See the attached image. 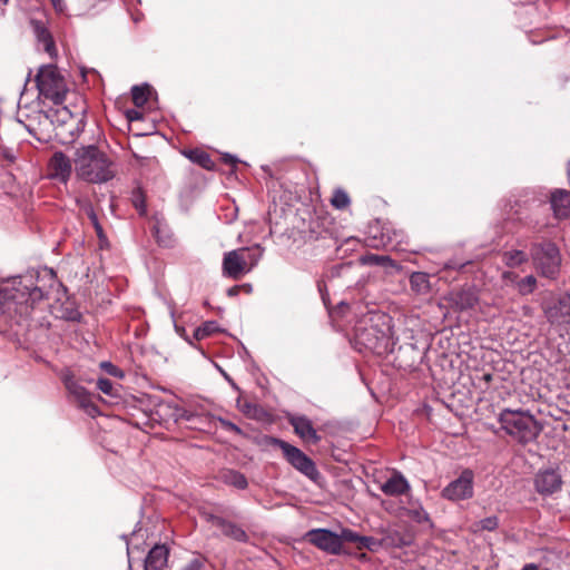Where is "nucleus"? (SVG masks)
Here are the masks:
<instances>
[{
  "label": "nucleus",
  "instance_id": "nucleus-1",
  "mask_svg": "<svg viewBox=\"0 0 570 570\" xmlns=\"http://www.w3.org/2000/svg\"><path fill=\"white\" fill-rule=\"evenodd\" d=\"M38 272L0 279V332L18 336L29 326L36 304L45 298V292L36 283Z\"/></svg>",
  "mask_w": 570,
  "mask_h": 570
},
{
  "label": "nucleus",
  "instance_id": "nucleus-2",
  "mask_svg": "<svg viewBox=\"0 0 570 570\" xmlns=\"http://www.w3.org/2000/svg\"><path fill=\"white\" fill-rule=\"evenodd\" d=\"M397 343L393 318L381 311H368L355 325L354 346L358 352L376 355L393 353Z\"/></svg>",
  "mask_w": 570,
  "mask_h": 570
},
{
  "label": "nucleus",
  "instance_id": "nucleus-3",
  "mask_svg": "<svg viewBox=\"0 0 570 570\" xmlns=\"http://www.w3.org/2000/svg\"><path fill=\"white\" fill-rule=\"evenodd\" d=\"M498 421L508 435L523 445L535 441L542 431V425L528 410L503 409Z\"/></svg>",
  "mask_w": 570,
  "mask_h": 570
},
{
  "label": "nucleus",
  "instance_id": "nucleus-4",
  "mask_svg": "<svg viewBox=\"0 0 570 570\" xmlns=\"http://www.w3.org/2000/svg\"><path fill=\"white\" fill-rule=\"evenodd\" d=\"M75 168L80 177L114 178L116 176L112 160L94 145L76 150Z\"/></svg>",
  "mask_w": 570,
  "mask_h": 570
},
{
  "label": "nucleus",
  "instance_id": "nucleus-5",
  "mask_svg": "<svg viewBox=\"0 0 570 570\" xmlns=\"http://www.w3.org/2000/svg\"><path fill=\"white\" fill-rule=\"evenodd\" d=\"M39 95L55 105L63 102L68 92L65 77L53 65L42 66L36 77Z\"/></svg>",
  "mask_w": 570,
  "mask_h": 570
},
{
  "label": "nucleus",
  "instance_id": "nucleus-6",
  "mask_svg": "<svg viewBox=\"0 0 570 570\" xmlns=\"http://www.w3.org/2000/svg\"><path fill=\"white\" fill-rule=\"evenodd\" d=\"M530 256L542 276L550 279L557 278L561 257L556 244L551 242L533 244L530 248Z\"/></svg>",
  "mask_w": 570,
  "mask_h": 570
},
{
  "label": "nucleus",
  "instance_id": "nucleus-7",
  "mask_svg": "<svg viewBox=\"0 0 570 570\" xmlns=\"http://www.w3.org/2000/svg\"><path fill=\"white\" fill-rule=\"evenodd\" d=\"M540 306L551 326H560L570 323L569 293L554 295L552 292H549V297L544 298Z\"/></svg>",
  "mask_w": 570,
  "mask_h": 570
},
{
  "label": "nucleus",
  "instance_id": "nucleus-8",
  "mask_svg": "<svg viewBox=\"0 0 570 570\" xmlns=\"http://www.w3.org/2000/svg\"><path fill=\"white\" fill-rule=\"evenodd\" d=\"M268 444L278 446L288 463L307 478L314 479L318 474L313 460L298 448L277 438H269Z\"/></svg>",
  "mask_w": 570,
  "mask_h": 570
},
{
  "label": "nucleus",
  "instance_id": "nucleus-9",
  "mask_svg": "<svg viewBox=\"0 0 570 570\" xmlns=\"http://www.w3.org/2000/svg\"><path fill=\"white\" fill-rule=\"evenodd\" d=\"M473 495L474 472L471 469H464L456 479L452 480L441 491V497L452 502L469 500Z\"/></svg>",
  "mask_w": 570,
  "mask_h": 570
},
{
  "label": "nucleus",
  "instance_id": "nucleus-10",
  "mask_svg": "<svg viewBox=\"0 0 570 570\" xmlns=\"http://www.w3.org/2000/svg\"><path fill=\"white\" fill-rule=\"evenodd\" d=\"M562 484V475L558 468L541 469L534 476V489L543 497H549L560 491Z\"/></svg>",
  "mask_w": 570,
  "mask_h": 570
},
{
  "label": "nucleus",
  "instance_id": "nucleus-11",
  "mask_svg": "<svg viewBox=\"0 0 570 570\" xmlns=\"http://www.w3.org/2000/svg\"><path fill=\"white\" fill-rule=\"evenodd\" d=\"M445 299L455 312L470 311L479 303V291L473 285H465L459 289L451 291Z\"/></svg>",
  "mask_w": 570,
  "mask_h": 570
},
{
  "label": "nucleus",
  "instance_id": "nucleus-12",
  "mask_svg": "<svg viewBox=\"0 0 570 570\" xmlns=\"http://www.w3.org/2000/svg\"><path fill=\"white\" fill-rule=\"evenodd\" d=\"M307 538L312 544L325 552L338 554L342 550L341 537L328 529L311 530Z\"/></svg>",
  "mask_w": 570,
  "mask_h": 570
},
{
  "label": "nucleus",
  "instance_id": "nucleus-13",
  "mask_svg": "<svg viewBox=\"0 0 570 570\" xmlns=\"http://www.w3.org/2000/svg\"><path fill=\"white\" fill-rule=\"evenodd\" d=\"M392 223L382 219H374L366 228V245L372 248H384L390 239Z\"/></svg>",
  "mask_w": 570,
  "mask_h": 570
},
{
  "label": "nucleus",
  "instance_id": "nucleus-14",
  "mask_svg": "<svg viewBox=\"0 0 570 570\" xmlns=\"http://www.w3.org/2000/svg\"><path fill=\"white\" fill-rule=\"evenodd\" d=\"M247 272H249V268H247V259L244 256V250L235 249L225 253L223 258L224 275L233 279H238Z\"/></svg>",
  "mask_w": 570,
  "mask_h": 570
},
{
  "label": "nucleus",
  "instance_id": "nucleus-15",
  "mask_svg": "<svg viewBox=\"0 0 570 570\" xmlns=\"http://www.w3.org/2000/svg\"><path fill=\"white\" fill-rule=\"evenodd\" d=\"M63 384L68 392L75 397L79 405L85 409L90 415H94L98 410L91 402V394L80 385L72 375L66 374L63 376Z\"/></svg>",
  "mask_w": 570,
  "mask_h": 570
},
{
  "label": "nucleus",
  "instance_id": "nucleus-16",
  "mask_svg": "<svg viewBox=\"0 0 570 570\" xmlns=\"http://www.w3.org/2000/svg\"><path fill=\"white\" fill-rule=\"evenodd\" d=\"M289 424L293 426L294 432L305 442L317 444L321 436L314 429L312 421L305 415H291L288 417Z\"/></svg>",
  "mask_w": 570,
  "mask_h": 570
},
{
  "label": "nucleus",
  "instance_id": "nucleus-17",
  "mask_svg": "<svg viewBox=\"0 0 570 570\" xmlns=\"http://www.w3.org/2000/svg\"><path fill=\"white\" fill-rule=\"evenodd\" d=\"M208 521H210L214 527L218 528L225 537L242 543L248 541L246 531L235 522L214 514L208 517Z\"/></svg>",
  "mask_w": 570,
  "mask_h": 570
},
{
  "label": "nucleus",
  "instance_id": "nucleus-18",
  "mask_svg": "<svg viewBox=\"0 0 570 570\" xmlns=\"http://www.w3.org/2000/svg\"><path fill=\"white\" fill-rule=\"evenodd\" d=\"M380 489L384 494L390 497L407 495L409 498L411 485L400 471H394L392 475L381 484Z\"/></svg>",
  "mask_w": 570,
  "mask_h": 570
},
{
  "label": "nucleus",
  "instance_id": "nucleus-19",
  "mask_svg": "<svg viewBox=\"0 0 570 570\" xmlns=\"http://www.w3.org/2000/svg\"><path fill=\"white\" fill-rule=\"evenodd\" d=\"M400 510L403 515L409 517L412 521L419 524H428L430 528L433 527V522L430 518V514L423 508L420 500L414 499L412 495L407 498L406 505H401Z\"/></svg>",
  "mask_w": 570,
  "mask_h": 570
},
{
  "label": "nucleus",
  "instance_id": "nucleus-20",
  "mask_svg": "<svg viewBox=\"0 0 570 570\" xmlns=\"http://www.w3.org/2000/svg\"><path fill=\"white\" fill-rule=\"evenodd\" d=\"M151 232H153V234L156 238V242L159 246L168 247V248L174 246V244H175L174 234L163 216L156 214L153 217Z\"/></svg>",
  "mask_w": 570,
  "mask_h": 570
},
{
  "label": "nucleus",
  "instance_id": "nucleus-21",
  "mask_svg": "<svg viewBox=\"0 0 570 570\" xmlns=\"http://www.w3.org/2000/svg\"><path fill=\"white\" fill-rule=\"evenodd\" d=\"M169 407L173 409L171 416L174 417L175 422L186 421V422L193 424L194 428H196V429H202L199 426L200 423H203V422L210 423L212 419H215L214 415L198 414L196 412L184 409V407L179 406L178 404L169 405Z\"/></svg>",
  "mask_w": 570,
  "mask_h": 570
},
{
  "label": "nucleus",
  "instance_id": "nucleus-22",
  "mask_svg": "<svg viewBox=\"0 0 570 570\" xmlns=\"http://www.w3.org/2000/svg\"><path fill=\"white\" fill-rule=\"evenodd\" d=\"M168 553V549L165 544H155L145 559V570H165L167 567Z\"/></svg>",
  "mask_w": 570,
  "mask_h": 570
},
{
  "label": "nucleus",
  "instance_id": "nucleus-23",
  "mask_svg": "<svg viewBox=\"0 0 570 570\" xmlns=\"http://www.w3.org/2000/svg\"><path fill=\"white\" fill-rule=\"evenodd\" d=\"M550 204L557 218L562 219L570 216V191L554 190L551 194Z\"/></svg>",
  "mask_w": 570,
  "mask_h": 570
},
{
  "label": "nucleus",
  "instance_id": "nucleus-24",
  "mask_svg": "<svg viewBox=\"0 0 570 570\" xmlns=\"http://www.w3.org/2000/svg\"><path fill=\"white\" fill-rule=\"evenodd\" d=\"M50 175L48 178H68L71 174V163L69 158L58 151L55 153L49 163Z\"/></svg>",
  "mask_w": 570,
  "mask_h": 570
},
{
  "label": "nucleus",
  "instance_id": "nucleus-25",
  "mask_svg": "<svg viewBox=\"0 0 570 570\" xmlns=\"http://www.w3.org/2000/svg\"><path fill=\"white\" fill-rule=\"evenodd\" d=\"M390 239L386 243L387 249L399 250V252H407L411 250L409 247V236L402 228H396V226L392 223V230H390Z\"/></svg>",
  "mask_w": 570,
  "mask_h": 570
},
{
  "label": "nucleus",
  "instance_id": "nucleus-26",
  "mask_svg": "<svg viewBox=\"0 0 570 570\" xmlns=\"http://www.w3.org/2000/svg\"><path fill=\"white\" fill-rule=\"evenodd\" d=\"M411 289L417 295H426L431 289L430 276L424 272H413L410 276Z\"/></svg>",
  "mask_w": 570,
  "mask_h": 570
},
{
  "label": "nucleus",
  "instance_id": "nucleus-27",
  "mask_svg": "<svg viewBox=\"0 0 570 570\" xmlns=\"http://www.w3.org/2000/svg\"><path fill=\"white\" fill-rule=\"evenodd\" d=\"M529 254L522 249H508L501 255L503 264L510 268L519 267L529 261Z\"/></svg>",
  "mask_w": 570,
  "mask_h": 570
},
{
  "label": "nucleus",
  "instance_id": "nucleus-28",
  "mask_svg": "<svg viewBox=\"0 0 570 570\" xmlns=\"http://www.w3.org/2000/svg\"><path fill=\"white\" fill-rule=\"evenodd\" d=\"M35 32L42 50L52 57L56 53V47L50 32L40 23H35Z\"/></svg>",
  "mask_w": 570,
  "mask_h": 570
},
{
  "label": "nucleus",
  "instance_id": "nucleus-29",
  "mask_svg": "<svg viewBox=\"0 0 570 570\" xmlns=\"http://www.w3.org/2000/svg\"><path fill=\"white\" fill-rule=\"evenodd\" d=\"M223 479L226 484L232 485L238 490H244L248 485L246 476L243 473L235 470L227 471L224 474Z\"/></svg>",
  "mask_w": 570,
  "mask_h": 570
},
{
  "label": "nucleus",
  "instance_id": "nucleus-30",
  "mask_svg": "<svg viewBox=\"0 0 570 570\" xmlns=\"http://www.w3.org/2000/svg\"><path fill=\"white\" fill-rule=\"evenodd\" d=\"M330 203L334 208L342 210L350 206L351 198L345 189L337 187L333 190Z\"/></svg>",
  "mask_w": 570,
  "mask_h": 570
},
{
  "label": "nucleus",
  "instance_id": "nucleus-31",
  "mask_svg": "<svg viewBox=\"0 0 570 570\" xmlns=\"http://www.w3.org/2000/svg\"><path fill=\"white\" fill-rule=\"evenodd\" d=\"M239 250H244V256L247 259V268H249V271L258 264L264 254V248L259 244L249 248H240Z\"/></svg>",
  "mask_w": 570,
  "mask_h": 570
},
{
  "label": "nucleus",
  "instance_id": "nucleus-32",
  "mask_svg": "<svg viewBox=\"0 0 570 570\" xmlns=\"http://www.w3.org/2000/svg\"><path fill=\"white\" fill-rule=\"evenodd\" d=\"M131 204L135 209L138 212L140 216H146L147 214V205H146V196L141 189V187H136L131 191Z\"/></svg>",
  "mask_w": 570,
  "mask_h": 570
},
{
  "label": "nucleus",
  "instance_id": "nucleus-33",
  "mask_svg": "<svg viewBox=\"0 0 570 570\" xmlns=\"http://www.w3.org/2000/svg\"><path fill=\"white\" fill-rule=\"evenodd\" d=\"M149 94L150 87L148 85L134 86L131 88V97L135 106L142 107L147 102Z\"/></svg>",
  "mask_w": 570,
  "mask_h": 570
},
{
  "label": "nucleus",
  "instance_id": "nucleus-34",
  "mask_svg": "<svg viewBox=\"0 0 570 570\" xmlns=\"http://www.w3.org/2000/svg\"><path fill=\"white\" fill-rule=\"evenodd\" d=\"M537 283V278L533 275H528L519 279L515 288L521 296H527L534 292Z\"/></svg>",
  "mask_w": 570,
  "mask_h": 570
},
{
  "label": "nucleus",
  "instance_id": "nucleus-35",
  "mask_svg": "<svg viewBox=\"0 0 570 570\" xmlns=\"http://www.w3.org/2000/svg\"><path fill=\"white\" fill-rule=\"evenodd\" d=\"M186 156L195 164L209 169L213 166V160L209 155L203 150L194 149L186 153Z\"/></svg>",
  "mask_w": 570,
  "mask_h": 570
},
{
  "label": "nucleus",
  "instance_id": "nucleus-36",
  "mask_svg": "<svg viewBox=\"0 0 570 570\" xmlns=\"http://www.w3.org/2000/svg\"><path fill=\"white\" fill-rule=\"evenodd\" d=\"M122 539L126 541L127 552L130 556L131 547L138 548L140 541H144L145 534L140 527H136L129 535L124 534Z\"/></svg>",
  "mask_w": 570,
  "mask_h": 570
},
{
  "label": "nucleus",
  "instance_id": "nucleus-37",
  "mask_svg": "<svg viewBox=\"0 0 570 570\" xmlns=\"http://www.w3.org/2000/svg\"><path fill=\"white\" fill-rule=\"evenodd\" d=\"M499 527V519L497 515L484 518L473 524L474 531H494Z\"/></svg>",
  "mask_w": 570,
  "mask_h": 570
},
{
  "label": "nucleus",
  "instance_id": "nucleus-38",
  "mask_svg": "<svg viewBox=\"0 0 570 570\" xmlns=\"http://www.w3.org/2000/svg\"><path fill=\"white\" fill-rule=\"evenodd\" d=\"M218 331V324L215 321L205 322L202 326L197 327L194 336L196 340H203Z\"/></svg>",
  "mask_w": 570,
  "mask_h": 570
},
{
  "label": "nucleus",
  "instance_id": "nucleus-39",
  "mask_svg": "<svg viewBox=\"0 0 570 570\" xmlns=\"http://www.w3.org/2000/svg\"><path fill=\"white\" fill-rule=\"evenodd\" d=\"M97 387L100 392H102L104 394H106L110 397L116 399L119 396L117 387H115L114 383L109 379H106V377L98 379Z\"/></svg>",
  "mask_w": 570,
  "mask_h": 570
},
{
  "label": "nucleus",
  "instance_id": "nucleus-40",
  "mask_svg": "<svg viewBox=\"0 0 570 570\" xmlns=\"http://www.w3.org/2000/svg\"><path fill=\"white\" fill-rule=\"evenodd\" d=\"M362 262L364 264L384 266L387 262H391V258L389 256L370 254L363 256Z\"/></svg>",
  "mask_w": 570,
  "mask_h": 570
},
{
  "label": "nucleus",
  "instance_id": "nucleus-41",
  "mask_svg": "<svg viewBox=\"0 0 570 570\" xmlns=\"http://www.w3.org/2000/svg\"><path fill=\"white\" fill-rule=\"evenodd\" d=\"M212 421H218L220 423L222 428L227 431L234 432L236 434L243 433L242 429L237 424H235L224 417L215 416V419H212Z\"/></svg>",
  "mask_w": 570,
  "mask_h": 570
},
{
  "label": "nucleus",
  "instance_id": "nucleus-42",
  "mask_svg": "<svg viewBox=\"0 0 570 570\" xmlns=\"http://www.w3.org/2000/svg\"><path fill=\"white\" fill-rule=\"evenodd\" d=\"M100 368L104 370L109 375H112L116 377H122V372L109 361L101 362Z\"/></svg>",
  "mask_w": 570,
  "mask_h": 570
},
{
  "label": "nucleus",
  "instance_id": "nucleus-43",
  "mask_svg": "<svg viewBox=\"0 0 570 570\" xmlns=\"http://www.w3.org/2000/svg\"><path fill=\"white\" fill-rule=\"evenodd\" d=\"M358 546H360V548H366L371 551H374L379 547V542L373 537L361 535Z\"/></svg>",
  "mask_w": 570,
  "mask_h": 570
},
{
  "label": "nucleus",
  "instance_id": "nucleus-44",
  "mask_svg": "<svg viewBox=\"0 0 570 570\" xmlns=\"http://www.w3.org/2000/svg\"><path fill=\"white\" fill-rule=\"evenodd\" d=\"M181 570H205V559L196 557L187 562Z\"/></svg>",
  "mask_w": 570,
  "mask_h": 570
},
{
  "label": "nucleus",
  "instance_id": "nucleus-45",
  "mask_svg": "<svg viewBox=\"0 0 570 570\" xmlns=\"http://www.w3.org/2000/svg\"><path fill=\"white\" fill-rule=\"evenodd\" d=\"M501 279L505 286H509V285L517 286V283L519 282L520 277L518 276L517 273H514L512 271H504L501 274Z\"/></svg>",
  "mask_w": 570,
  "mask_h": 570
},
{
  "label": "nucleus",
  "instance_id": "nucleus-46",
  "mask_svg": "<svg viewBox=\"0 0 570 570\" xmlns=\"http://www.w3.org/2000/svg\"><path fill=\"white\" fill-rule=\"evenodd\" d=\"M341 540L344 539L348 542H355L358 543L361 535L350 529H343L341 533Z\"/></svg>",
  "mask_w": 570,
  "mask_h": 570
},
{
  "label": "nucleus",
  "instance_id": "nucleus-47",
  "mask_svg": "<svg viewBox=\"0 0 570 570\" xmlns=\"http://www.w3.org/2000/svg\"><path fill=\"white\" fill-rule=\"evenodd\" d=\"M96 233H97V236H98V239H99V247L102 249V248H107L108 247V239L104 233V229L101 227L100 224H96V228H95Z\"/></svg>",
  "mask_w": 570,
  "mask_h": 570
},
{
  "label": "nucleus",
  "instance_id": "nucleus-48",
  "mask_svg": "<svg viewBox=\"0 0 570 570\" xmlns=\"http://www.w3.org/2000/svg\"><path fill=\"white\" fill-rule=\"evenodd\" d=\"M468 264L469 262H458L455 259H450L444 263V269H461Z\"/></svg>",
  "mask_w": 570,
  "mask_h": 570
},
{
  "label": "nucleus",
  "instance_id": "nucleus-49",
  "mask_svg": "<svg viewBox=\"0 0 570 570\" xmlns=\"http://www.w3.org/2000/svg\"><path fill=\"white\" fill-rule=\"evenodd\" d=\"M1 156L4 160H7L9 164H12L16 159V154L12 149L3 148L1 149Z\"/></svg>",
  "mask_w": 570,
  "mask_h": 570
},
{
  "label": "nucleus",
  "instance_id": "nucleus-50",
  "mask_svg": "<svg viewBox=\"0 0 570 570\" xmlns=\"http://www.w3.org/2000/svg\"><path fill=\"white\" fill-rule=\"evenodd\" d=\"M126 116L129 121H135V120L141 119V112L137 109L127 110Z\"/></svg>",
  "mask_w": 570,
  "mask_h": 570
},
{
  "label": "nucleus",
  "instance_id": "nucleus-51",
  "mask_svg": "<svg viewBox=\"0 0 570 570\" xmlns=\"http://www.w3.org/2000/svg\"><path fill=\"white\" fill-rule=\"evenodd\" d=\"M239 291H240V286H238V285L232 286L227 289V295L230 297L236 296V295H238Z\"/></svg>",
  "mask_w": 570,
  "mask_h": 570
},
{
  "label": "nucleus",
  "instance_id": "nucleus-52",
  "mask_svg": "<svg viewBox=\"0 0 570 570\" xmlns=\"http://www.w3.org/2000/svg\"><path fill=\"white\" fill-rule=\"evenodd\" d=\"M50 1L53 4V7L56 8L57 11H62L63 10L65 4H63L62 0H50Z\"/></svg>",
  "mask_w": 570,
  "mask_h": 570
},
{
  "label": "nucleus",
  "instance_id": "nucleus-53",
  "mask_svg": "<svg viewBox=\"0 0 570 570\" xmlns=\"http://www.w3.org/2000/svg\"><path fill=\"white\" fill-rule=\"evenodd\" d=\"M223 159L228 165H234L235 164V159H234L233 156L226 155Z\"/></svg>",
  "mask_w": 570,
  "mask_h": 570
},
{
  "label": "nucleus",
  "instance_id": "nucleus-54",
  "mask_svg": "<svg viewBox=\"0 0 570 570\" xmlns=\"http://www.w3.org/2000/svg\"><path fill=\"white\" fill-rule=\"evenodd\" d=\"M522 570H539V568L534 563H528L522 568Z\"/></svg>",
  "mask_w": 570,
  "mask_h": 570
},
{
  "label": "nucleus",
  "instance_id": "nucleus-55",
  "mask_svg": "<svg viewBox=\"0 0 570 570\" xmlns=\"http://www.w3.org/2000/svg\"><path fill=\"white\" fill-rule=\"evenodd\" d=\"M89 217H90V219L92 222L94 227L96 228V224H99L97 215L94 212H91Z\"/></svg>",
  "mask_w": 570,
  "mask_h": 570
},
{
  "label": "nucleus",
  "instance_id": "nucleus-56",
  "mask_svg": "<svg viewBox=\"0 0 570 570\" xmlns=\"http://www.w3.org/2000/svg\"><path fill=\"white\" fill-rule=\"evenodd\" d=\"M492 377H493V375H492L491 373H484V374L482 375V380H483L484 382H487V383L491 382V381H492Z\"/></svg>",
  "mask_w": 570,
  "mask_h": 570
},
{
  "label": "nucleus",
  "instance_id": "nucleus-57",
  "mask_svg": "<svg viewBox=\"0 0 570 570\" xmlns=\"http://www.w3.org/2000/svg\"><path fill=\"white\" fill-rule=\"evenodd\" d=\"M222 374L224 375V377L228 381V382H232V379L229 377V375L224 372L223 370H220Z\"/></svg>",
  "mask_w": 570,
  "mask_h": 570
},
{
  "label": "nucleus",
  "instance_id": "nucleus-58",
  "mask_svg": "<svg viewBox=\"0 0 570 570\" xmlns=\"http://www.w3.org/2000/svg\"><path fill=\"white\" fill-rule=\"evenodd\" d=\"M229 384L232 385L233 389L238 390V386L236 385V383L233 380H232V382H229Z\"/></svg>",
  "mask_w": 570,
  "mask_h": 570
},
{
  "label": "nucleus",
  "instance_id": "nucleus-59",
  "mask_svg": "<svg viewBox=\"0 0 570 570\" xmlns=\"http://www.w3.org/2000/svg\"><path fill=\"white\" fill-rule=\"evenodd\" d=\"M243 287H245V291H247V292L252 291V286L250 285H244Z\"/></svg>",
  "mask_w": 570,
  "mask_h": 570
},
{
  "label": "nucleus",
  "instance_id": "nucleus-60",
  "mask_svg": "<svg viewBox=\"0 0 570 570\" xmlns=\"http://www.w3.org/2000/svg\"><path fill=\"white\" fill-rule=\"evenodd\" d=\"M7 2H8V0H0L1 4H6Z\"/></svg>",
  "mask_w": 570,
  "mask_h": 570
},
{
  "label": "nucleus",
  "instance_id": "nucleus-61",
  "mask_svg": "<svg viewBox=\"0 0 570 570\" xmlns=\"http://www.w3.org/2000/svg\"><path fill=\"white\" fill-rule=\"evenodd\" d=\"M568 175L570 177V161H569V165H568Z\"/></svg>",
  "mask_w": 570,
  "mask_h": 570
}]
</instances>
